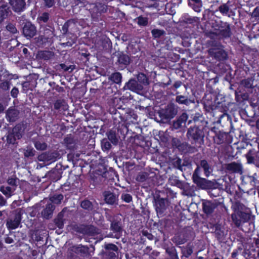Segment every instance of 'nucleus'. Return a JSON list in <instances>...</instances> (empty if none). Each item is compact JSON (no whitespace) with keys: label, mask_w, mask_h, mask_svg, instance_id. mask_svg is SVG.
Segmentation results:
<instances>
[{"label":"nucleus","mask_w":259,"mask_h":259,"mask_svg":"<svg viewBox=\"0 0 259 259\" xmlns=\"http://www.w3.org/2000/svg\"><path fill=\"white\" fill-rule=\"evenodd\" d=\"M38 19L39 20L42 21L44 22H46L49 19V14L47 13H44L39 17Z\"/></svg>","instance_id":"4c0bfd02"},{"label":"nucleus","mask_w":259,"mask_h":259,"mask_svg":"<svg viewBox=\"0 0 259 259\" xmlns=\"http://www.w3.org/2000/svg\"><path fill=\"white\" fill-rule=\"evenodd\" d=\"M167 200L163 198H157L155 200L156 210L158 213H162L166 208Z\"/></svg>","instance_id":"423d86ee"},{"label":"nucleus","mask_w":259,"mask_h":259,"mask_svg":"<svg viewBox=\"0 0 259 259\" xmlns=\"http://www.w3.org/2000/svg\"><path fill=\"white\" fill-rule=\"evenodd\" d=\"M226 168L227 170L232 172L239 173L242 171L241 165L235 162L227 164L226 165Z\"/></svg>","instance_id":"39448f33"},{"label":"nucleus","mask_w":259,"mask_h":259,"mask_svg":"<svg viewBox=\"0 0 259 259\" xmlns=\"http://www.w3.org/2000/svg\"><path fill=\"white\" fill-rule=\"evenodd\" d=\"M18 93L19 91L18 89H17L16 88H14L12 89L11 92V94L13 97L16 98L17 96Z\"/></svg>","instance_id":"c03bdc74"},{"label":"nucleus","mask_w":259,"mask_h":259,"mask_svg":"<svg viewBox=\"0 0 259 259\" xmlns=\"http://www.w3.org/2000/svg\"><path fill=\"white\" fill-rule=\"evenodd\" d=\"M187 134L194 139H197L198 137V130L196 128H190Z\"/></svg>","instance_id":"a878e982"},{"label":"nucleus","mask_w":259,"mask_h":259,"mask_svg":"<svg viewBox=\"0 0 259 259\" xmlns=\"http://www.w3.org/2000/svg\"><path fill=\"white\" fill-rule=\"evenodd\" d=\"M19 130V127H15L14 128L13 132L14 135L13 134H9L7 136V142L10 144H14L15 143V140L16 139H20L21 137V134H17V132Z\"/></svg>","instance_id":"9d476101"},{"label":"nucleus","mask_w":259,"mask_h":259,"mask_svg":"<svg viewBox=\"0 0 259 259\" xmlns=\"http://www.w3.org/2000/svg\"><path fill=\"white\" fill-rule=\"evenodd\" d=\"M8 184L12 187L15 188L16 189L17 185L16 184V180L15 179L11 178L8 180Z\"/></svg>","instance_id":"e433bc0d"},{"label":"nucleus","mask_w":259,"mask_h":259,"mask_svg":"<svg viewBox=\"0 0 259 259\" xmlns=\"http://www.w3.org/2000/svg\"><path fill=\"white\" fill-rule=\"evenodd\" d=\"M173 125L175 128H178L182 126L183 124L182 123V122H181L180 121L178 120L177 121L174 122Z\"/></svg>","instance_id":"49530a36"},{"label":"nucleus","mask_w":259,"mask_h":259,"mask_svg":"<svg viewBox=\"0 0 259 259\" xmlns=\"http://www.w3.org/2000/svg\"><path fill=\"white\" fill-rule=\"evenodd\" d=\"M145 176L143 174H140L137 177V180L139 181L142 182L145 179Z\"/></svg>","instance_id":"8fccbe9b"},{"label":"nucleus","mask_w":259,"mask_h":259,"mask_svg":"<svg viewBox=\"0 0 259 259\" xmlns=\"http://www.w3.org/2000/svg\"><path fill=\"white\" fill-rule=\"evenodd\" d=\"M215 207V204L210 201H206L203 203V208L206 213L212 212Z\"/></svg>","instance_id":"4468645a"},{"label":"nucleus","mask_w":259,"mask_h":259,"mask_svg":"<svg viewBox=\"0 0 259 259\" xmlns=\"http://www.w3.org/2000/svg\"><path fill=\"white\" fill-rule=\"evenodd\" d=\"M102 147L106 150H108L111 147V144L106 140H103L102 142Z\"/></svg>","instance_id":"ea45409f"},{"label":"nucleus","mask_w":259,"mask_h":259,"mask_svg":"<svg viewBox=\"0 0 259 259\" xmlns=\"http://www.w3.org/2000/svg\"><path fill=\"white\" fill-rule=\"evenodd\" d=\"M5 109V108L4 107L3 105L1 104H0V112H3Z\"/></svg>","instance_id":"13d9d810"},{"label":"nucleus","mask_w":259,"mask_h":259,"mask_svg":"<svg viewBox=\"0 0 259 259\" xmlns=\"http://www.w3.org/2000/svg\"><path fill=\"white\" fill-rule=\"evenodd\" d=\"M18 111L15 109H9L7 112L6 117L9 121H14L18 117Z\"/></svg>","instance_id":"f8f14e48"},{"label":"nucleus","mask_w":259,"mask_h":259,"mask_svg":"<svg viewBox=\"0 0 259 259\" xmlns=\"http://www.w3.org/2000/svg\"><path fill=\"white\" fill-rule=\"evenodd\" d=\"M38 159L39 161H48L50 160L51 159L50 157L48 154L42 153L41 155L38 156Z\"/></svg>","instance_id":"c85d7f7f"},{"label":"nucleus","mask_w":259,"mask_h":259,"mask_svg":"<svg viewBox=\"0 0 259 259\" xmlns=\"http://www.w3.org/2000/svg\"><path fill=\"white\" fill-rule=\"evenodd\" d=\"M118 62L120 64L127 65L130 62V58L128 56L122 53L118 54Z\"/></svg>","instance_id":"dca6fc26"},{"label":"nucleus","mask_w":259,"mask_h":259,"mask_svg":"<svg viewBox=\"0 0 259 259\" xmlns=\"http://www.w3.org/2000/svg\"><path fill=\"white\" fill-rule=\"evenodd\" d=\"M124 88L138 93H140L143 89V85L138 83L137 81L134 79L129 80Z\"/></svg>","instance_id":"7ed1b4c3"},{"label":"nucleus","mask_w":259,"mask_h":259,"mask_svg":"<svg viewBox=\"0 0 259 259\" xmlns=\"http://www.w3.org/2000/svg\"><path fill=\"white\" fill-rule=\"evenodd\" d=\"M220 12L224 15H228L230 11V6L228 3L224 4L219 7Z\"/></svg>","instance_id":"a211bd4d"},{"label":"nucleus","mask_w":259,"mask_h":259,"mask_svg":"<svg viewBox=\"0 0 259 259\" xmlns=\"http://www.w3.org/2000/svg\"><path fill=\"white\" fill-rule=\"evenodd\" d=\"M193 179L194 182L196 184H198L199 181L201 180L200 178L199 177L197 174H193Z\"/></svg>","instance_id":"de8ad7c7"},{"label":"nucleus","mask_w":259,"mask_h":259,"mask_svg":"<svg viewBox=\"0 0 259 259\" xmlns=\"http://www.w3.org/2000/svg\"><path fill=\"white\" fill-rule=\"evenodd\" d=\"M7 203L6 200L4 199L3 196L0 194V205H5Z\"/></svg>","instance_id":"09e8293b"},{"label":"nucleus","mask_w":259,"mask_h":259,"mask_svg":"<svg viewBox=\"0 0 259 259\" xmlns=\"http://www.w3.org/2000/svg\"><path fill=\"white\" fill-rule=\"evenodd\" d=\"M63 196L61 194H56L50 198V200L52 202L59 204L61 201L63 199Z\"/></svg>","instance_id":"5701e85b"},{"label":"nucleus","mask_w":259,"mask_h":259,"mask_svg":"<svg viewBox=\"0 0 259 259\" xmlns=\"http://www.w3.org/2000/svg\"><path fill=\"white\" fill-rule=\"evenodd\" d=\"M247 162L248 163H252L254 161L253 157L251 155V152L249 151L246 155Z\"/></svg>","instance_id":"79ce46f5"},{"label":"nucleus","mask_w":259,"mask_h":259,"mask_svg":"<svg viewBox=\"0 0 259 259\" xmlns=\"http://www.w3.org/2000/svg\"><path fill=\"white\" fill-rule=\"evenodd\" d=\"M212 34L217 35H221L223 37L229 36L230 33V29L228 25L224 23L223 25L213 26V29L211 30Z\"/></svg>","instance_id":"f03ea898"},{"label":"nucleus","mask_w":259,"mask_h":259,"mask_svg":"<svg viewBox=\"0 0 259 259\" xmlns=\"http://www.w3.org/2000/svg\"><path fill=\"white\" fill-rule=\"evenodd\" d=\"M148 18L146 17L139 16L137 18V22L140 26H146L148 24Z\"/></svg>","instance_id":"393cba45"},{"label":"nucleus","mask_w":259,"mask_h":259,"mask_svg":"<svg viewBox=\"0 0 259 259\" xmlns=\"http://www.w3.org/2000/svg\"><path fill=\"white\" fill-rule=\"evenodd\" d=\"M191 1L197 5H200V3H201V0H191Z\"/></svg>","instance_id":"5fc2aeb1"},{"label":"nucleus","mask_w":259,"mask_h":259,"mask_svg":"<svg viewBox=\"0 0 259 259\" xmlns=\"http://www.w3.org/2000/svg\"><path fill=\"white\" fill-rule=\"evenodd\" d=\"M24 155L26 157L32 156L34 155V151L31 149H27L25 151Z\"/></svg>","instance_id":"37998d69"},{"label":"nucleus","mask_w":259,"mask_h":259,"mask_svg":"<svg viewBox=\"0 0 259 259\" xmlns=\"http://www.w3.org/2000/svg\"><path fill=\"white\" fill-rule=\"evenodd\" d=\"M221 52V50L220 49L215 50L214 49L212 48L209 50V54L212 56H214V57H218L219 56L218 53H220Z\"/></svg>","instance_id":"473e14b6"},{"label":"nucleus","mask_w":259,"mask_h":259,"mask_svg":"<svg viewBox=\"0 0 259 259\" xmlns=\"http://www.w3.org/2000/svg\"><path fill=\"white\" fill-rule=\"evenodd\" d=\"M121 75L119 72L113 73L109 77V79L116 83H119L121 81Z\"/></svg>","instance_id":"6ab92c4d"},{"label":"nucleus","mask_w":259,"mask_h":259,"mask_svg":"<svg viewBox=\"0 0 259 259\" xmlns=\"http://www.w3.org/2000/svg\"><path fill=\"white\" fill-rule=\"evenodd\" d=\"M64 103H65V102L63 101L60 100L57 101L54 104V107L56 109H59L63 105Z\"/></svg>","instance_id":"a19ab883"},{"label":"nucleus","mask_w":259,"mask_h":259,"mask_svg":"<svg viewBox=\"0 0 259 259\" xmlns=\"http://www.w3.org/2000/svg\"><path fill=\"white\" fill-rule=\"evenodd\" d=\"M249 218L248 214L246 213L235 210L232 214V219L236 227L240 226L243 223L247 222Z\"/></svg>","instance_id":"f257e3e1"},{"label":"nucleus","mask_w":259,"mask_h":259,"mask_svg":"<svg viewBox=\"0 0 259 259\" xmlns=\"http://www.w3.org/2000/svg\"><path fill=\"white\" fill-rule=\"evenodd\" d=\"M177 112L173 108H167L164 113L165 118L166 119H171L175 117L176 115Z\"/></svg>","instance_id":"f3484780"},{"label":"nucleus","mask_w":259,"mask_h":259,"mask_svg":"<svg viewBox=\"0 0 259 259\" xmlns=\"http://www.w3.org/2000/svg\"><path fill=\"white\" fill-rule=\"evenodd\" d=\"M78 1H79V2H81L83 0H77Z\"/></svg>","instance_id":"69168bd1"},{"label":"nucleus","mask_w":259,"mask_h":259,"mask_svg":"<svg viewBox=\"0 0 259 259\" xmlns=\"http://www.w3.org/2000/svg\"><path fill=\"white\" fill-rule=\"evenodd\" d=\"M7 29L8 31L13 33H15L17 32L16 27L12 24H9L7 26Z\"/></svg>","instance_id":"58836bf2"},{"label":"nucleus","mask_w":259,"mask_h":259,"mask_svg":"<svg viewBox=\"0 0 259 259\" xmlns=\"http://www.w3.org/2000/svg\"><path fill=\"white\" fill-rule=\"evenodd\" d=\"M54 209V206L52 204H48L46 208L42 211V216L47 219H48L52 214L53 211Z\"/></svg>","instance_id":"ddd939ff"},{"label":"nucleus","mask_w":259,"mask_h":259,"mask_svg":"<svg viewBox=\"0 0 259 259\" xmlns=\"http://www.w3.org/2000/svg\"><path fill=\"white\" fill-rule=\"evenodd\" d=\"M81 206L84 209H89L92 207V203L89 200H84L81 202Z\"/></svg>","instance_id":"2f4dec72"},{"label":"nucleus","mask_w":259,"mask_h":259,"mask_svg":"<svg viewBox=\"0 0 259 259\" xmlns=\"http://www.w3.org/2000/svg\"><path fill=\"white\" fill-rule=\"evenodd\" d=\"M188 119V115L186 113H183L178 119L181 122H182V124H185V122L187 121Z\"/></svg>","instance_id":"c9c22d12"},{"label":"nucleus","mask_w":259,"mask_h":259,"mask_svg":"<svg viewBox=\"0 0 259 259\" xmlns=\"http://www.w3.org/2000/svg\"><path fill=\"white\" fill-rule=\"evenodd\" d=\"M107 247L108 248H110V249H112L114 250H117V247L114 245H113V244H110V245H108Z\"/></svg>","instance_id":"603ef678"},{"label":"nucleus","mask_w":259,"mask_h":259,"mask_svg":"<svg viewBox=\"0 0 259 259\" xmlns=\"http://www.w3.org/2000/svg\"><path fill=\"white\" fill-rule=\"evenodd\" d=\"M176 101L177 102L180 104H184L187 105L188 103V100L183 96H178L176 98Z\"/></svg>","instance_id":"c756f323"},{"label":"nucleus","mask_w":259,"mask_h":259,"mask_svg":"<svg viewBox=\"0 0 259 259\" xmlns=\"http://www.w3.org/2000/svg\"><path fill=\"white\" fill-rule=\"evenodd\" d=\"M61 66L62 68L65 71H69V68L64 64H61Z\"/></svg>","instance_id":"864d4df0"},{"label":"nucleus","mask_w":259,"mask_h":259,"mask_svg":"<svg viewBox=\"0 0 259 259\" xmlns=\"http://www.w3.org/2000/svg\"><path fill=\"white\" fill-rule=\"evenodd\" d=\"M68 67L69 68V71H72L74 69V67L71 65L68 66Z\"/></svg>","instance_id":"bf43d9fd"},{"label":"nucleus","mask_w":259,"mask_h":259,"mask_svg":"<svg viewBox=\"0 0 259 259\" xmlns=\"http://www.w3.org/2000/svg\"><path fill=\"white\" fill-rule=\"evenodd\" d=\"M111 227L113 230L116 232H119L121 230L120 227L117 223H112Z\"/></svg>","instance_id":"72a5a7b5"},{"label":"nucleus","mask_w":259,"mask_h":259,"mask_svg":"<svg viewBox=\"0 0 259 259\" xmlns=\"http://www.w3.org/2000/svg\"><path fill=\"white\" fill-rule=\"evenodd\" d=\"M23 51L24 53H26L27 51V49L24 48Z\"/></svg>","instance_id":"680f3d73"},{"label":"nucleus","mask_w":259,"mask_h":259,"mask_svg":"<svg viewBox=\"0 0 259 259\" xmlns=\"http://www.w3.org/2000/svg\"><path fill=\"white\" fill-rule=\"evenodd\" d=\"M104 198L106 202L110 204H115L118 200V197L110 192L104 193Z\"/></svg>","instance_id":"6e6552de"},{"label":"nucleus","mask_w":259,"mask_h":259,"mask_svg":"<svg viewBox=\"0 0 259 259\" xmlns=\"http://www.w3.org/2000/svg\"><path fill=\"white\" fill-rule=\"evenodd\" d=\"M153 36L155 38H159L165 34V31L163 30L154 29L151 31Z\"/></svg>","instance_id":"b1692460"},{"label":"nucleus","mask_w":259,"mask_h":259,"mask_svg":"<svg viewBox=\"0 0 259 259\" xmlns=\"http://www.w3.org/2000/svg\"><path fill=\"white\" fill-rule=\"evenodd\" d=\"M35 147L39 150H44L46 149L47 145L44 142H36L34 144Z\"/></svg>","instance_id":"bb28decb"},{"label":"nucleus","mask_w":259,"mask_h":259,"mask_svg":"<svg viewBox=\"0 0 259 259\" xmlns=\"http://www.w3.org/2000/svg\"><path fill=\"white\" fill-rule=\"evenodd\" d=\"M201 166L203 168L205 176L208 177L210 174V168L205 160H202L200 163Z\"/></svg>","instance_id":"aec40b11"},{"label":"nucleus","mask_w":259,"mask_h":259,"mask_svg":"<svg viewBox=\"0 0 259 259\" xmlns=\"http://www.w3.org/2000/svg\"><path fill=\"white\" fill-rule=\"evenodd\" d=\"M246 85L247 87H249L251 86V84H246Z\"/></svg>","instance_id":"e2e57ef3"},{"label":"nucleus","mask_w":259,"mask_h":259,"mask_svg":"<svg viewBox=\"0 0 259 259\" xmlns=\"http://www.w3.org/2000/svg\"><path fill=\"white\" fill-rule=\"evenodd\" d=\"M2 215V212L0 211V217Z\"/></svg>","instance_id":"0e129e2a"},{"label":"nucleus","mask_w":259,"mask_h":259,"mask_svg":"<svg viewBox=\"0 0 259 259\" xmlns=\"http://www.w3.org/2000/svg\"><path fill=\"white\" fill-rule=\"evenodd\" d=\"M98 230L93 226L85 227L83 229L82 233L85 234H88L91 236H94L96 234H97Z\"/></svg>","instance_id":"2eb2a0df"},{"label":"nucleus","mask_w":259,"mask_h":259,"mask_svg":"<svg viewBox=\"0 0 259 259\" xmlns=\"http://www.w3.org/2000/svg\"><path fill=\"white\" fill-rule=\"evenodd\" d=\"M137 79L140 84L147 85L148 84V79L146 75L143 73H140L138 74Z\"/></svg>","instance_id":"412c9836"},{"label":"nucleus","mask_w":259,"mask_h":259,"mask_svg":"<svg viewBox=\"0 0 259 259\" xmlns=\"http://www.w3.org/2000/svg\"><path fill=\"white\" fill-rule=\"evenodd\" d=\"M11 5L16 12H20L24 7L25 2L23 0H10Z\"/></svg>","instance_id":"0eeeda50"},{"label":"nucleus","mask_w":259,"mask_h":259,"mask_svg":"<svg viewBox=\"0 0 259 259\" xmlns=\"http://www.w3.org/2000/svg\"><path fill=\"white\" fill-rule=\"evenodd\" d=\"M21 219L20 215L19 214H18L13 220H10L7 222V227L9 229H12V230L15 229L16 228H17L18 227V226L20 224Z\"/></svg>","instance_id":"1a4fd4ad"},{"label":"nucleus","mask_w":259,"mask_h":259,"mask_svg":"<svg viewBox=\"0 0 259 259\" xmlns=\"http://www.w3.org/2000/svg\"><path fill=\"white\" fill-rule=\"evenodd\" d=\"M44 1L46 6L49 8L52 7L54 4V0H44Z\"/></svg>","instance_id":"a18cd8bd"},{"label":"nucleus","mask_w":259,"mask_h":259,"mask_svg":"<svg viewBox=\"0 0 259 259\" xmlns=\"http://www.w3.org/2000/svg\"><path fill=\"white\" fill-rule=\"evenodd\" d=\"M55 224L59 228H62L64 225V221L63 219V214L60 213L58 217L55 220Z\"/></svg>","instance_id":"4be33fe9"},{"label":"nucleus","mask_w":259,"mask_h":259,"mask_svg":"<svg viewBox=\"0 0 259 259\" xmlns=\"http://www.w3.org/2000/svg\"><path fill=\"white\" fill-rule=\"evenodd\" d=\"M199 171H200V169H199V167H197V168L195 169L194 172L193 174H197V175H198L199 173Z\"/></svg>","instance_id":"6e6d98bb"},{"label":"nucleus","mask_w":259,"mask_h":259,"mask_svg":"<svg viewBox=\"0 0 259 259\" xmlns=\"http://www.w3.org/2000/svg\"><path fill=\"white\" fill-rule=\"evenodd\" d=\"M121 198L126 202H130L132 200V197L131 195L128 194H123L121 196Z\"/></svg>","instance_id":"f704fd0d"},{"label":"nucleus","mask_w":259,"mask_h":259,"mask_svg":"<svg viewBox=\"0 0 259 259\" xmlns=\"http://www.w3.org/2000/svg\"><path fill=\"white\" fill-rule=\"evenodd\" d=\"M10 87L11 84L8 81H3L0 84V88L5 91L8 90Z\"/></svg>","instance_id":"7c9ffc66"},{"label":"nucleus","mask_w":259,"mask_h":259,"mask_svg":"<svg viewBox=\"0 0 259 259\" xmlns=\"http://www.w3.org/2000/svg\"><path fill=\"white\" fill-rule=\"evenodd\" d=\"M256 126L257 128L259 129V119L256 122Z\"/></svg>","instance_id":"052dcab7"},{"label":"nucleus","mask_w":259,"mask_h":259,"mask_svg":"<svg viewBox=\"0 0 259 259\" xmlns=\"http://www.w3.org/2000/svg\"><path fill=\"white\" fill-rule=\"evenodd\" d=\"M201 6V3H200V5H197V6L194 7L193 9L197 12H199L201 11L200 7Z\"/></svg>","instance_id":"3c124183"},{"label":"nucleus","mask_w":259,"mask_h":259,"mask_svg":"<svg viewBox=\"0 0 259 259\" xmlns=\"http://www.w3.org/2000/svg\"><path fill=\"white\" fill-rule=\"evenodd\" d=\"M1 125H1V123L0 122V127H1Z\"/></svg>","instance_id":"338daca9"},{"label":"nucleus","mask_w":259,"mask_h":259,"mask_svg":"<svg viewBox=\"0 0 259 259\" xmlns=\"http://www.w3.org/2000/svg\"><path fill=\"white\" fill-rule=\"evenodd\" d=\"M192 253V250L191 248H188V255H189Z\"/></svg>","instance_id":"4d7b16f0"},{"label":"nucleus","mask_w":259,"mask_h":259,"mask_svg":"<svg viewBox=\"0 0 259 259\" xmlns=\"http://www.w3.org/2000/svg\"><path fill=\"white\" fill-rule=\"evenodd\" d=\"M108 138L111 142L113 144L115 145L117 143L118 139L114 133L110 132L108 135Z\"/></svg>","instance_id":"cd10ccee"},{"label":"nucleus","mask_w":259,"mask_h":259,"mask_svg":"<svg viewBox=\"0 0 259 259\" xmlns=\"http://www.w3.org/2000/svg\"><path fill=\"white\" fill-rule=\"evenodd\" d=\"M23 32L26 37H32L34 36L36 32L35 27L31 23H26L23 29Z\"/></svg>","instance_id":"20e7f679"},{"label":"nucleus","mask_w":259,"mask_h":259,"mask_svg":"<svg viewBox=\"0 0 259 259\" xmlns=\"http://www.w3.org/2000/svg\"><path fill=\"white\" fill-rule=\"evenodd\" d=\"M16 190L15 188L11 186H3L0 188V191L5 195L6 197L9 198L11 197L14 191Z\"/></svg>","instance_id":"9b49d317"}]
</instances>
